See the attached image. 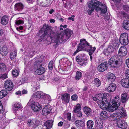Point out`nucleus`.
Listing matches in <instances>:
<instances>
[{"instance_id": "nucleus-1", "label": "nucleus", "mask_w": 129, "mask_h": 129, "mask_svg": "<svg viewBox=\"0 0 129 129\" xmlns=\"http://www.w3.org/2000/svg\"><path fill=\"white\" fill-rule=\"evenodd\" d=\"M51 26L44 24L43 28H41L37 34L41 39H46L48 37L50 38L52 43L57 44L60 42H66L70 37L73 33L72 31L68 28L66 29L63 33H54L52 30Z\"/></svg>"}, {"instance_id": "nucleus-2", "label": "nucleus", "mask_w": 129, "mask_h": 129, "mask_svg": "<svg viewBox=\"0 0 129 129\" xmlns=\"http://www.w3.org/2000/svg\"><path fill=\"white\" fill-rule=\"evenodd\" d=\"M97 98L94 97L93 100L97 101L99 106L102 109L110 111V102L107 100L106 94L102 93H99Z\"/></svg>"}, {"instance_id": "nucleus-3", "label": "nucleus", "mask_w": 129, "mask_h": 129, "mask_svg": "<svg viewBox=\"0 0 129 129\" xmlns=\"http://www.w3.org/2000/svg\"><path fill=\"white\" fill-rule=\"evenodd\" d=\"M128 97L126 93H124L122 94L121 96V99H120L119 96H116L115 99L112 101H111V106H110V111L113 112L117 108L118 106H119L120 103H125L128 100Z\"/></svg>"}, {"instance_id": "nucleus-4", "label": "nucleus", "mask_w": 129, "mask_h": 129, "mask_svg": "<svg viewBox=\"0 0 129 129\" xmlns=\"http://www.w3.org/2000/svg\"><path fill=\"white\" fill-rule=\"evenodd\" d=\"M89 8H93L97 11L100 10L102 14H104L107 11V7L104 4L96 0H92L88 2Z\"/></svg>"}, {"instance_id": "nucleus-5", "label": "nucleus", "mask_w": 129, "mask_h": 129, "mask_svg": "<svg viewBox=\"0 0 129 129\" xmlns=\"http://www.w3.org/2000/svg\"><path fill=\"white\" fill-rule=\"evenodd\" d=\"M80 43H79L77 50L75 51L74 54H76L79 51L81 50H85L87 52L89 51L90 50L93 49V48L91 45L89 44L85 39H83L80 40Z\"/></svg>"}, {"instance_id": "nucleus-6", "label": "nucleus", "mask_w": 129, "mask_h": 129, "mask_svg": "<svg viewBox=\"0 0 129 129\" xmlns=\"http://www.w3.org/2000/svg\"><path fill=\"white\" fill-rule=\"evenodd\" d=\"M119 106H118L117 108H116V110H117V112L116 113L113 114L112 115L111 117L114 118L115 119L118 120L122 117H124L126 116V111L122 107H118Z\"/></svg>"}, {"instance_id": "nucleus-7", "label": "nucleus", "mask_w": 129, "mask_h": 129, "mask_svg": "<svg viewBox=\"0 0 129 129\" xmlns=\"http://www.w3.org/2000/svg\"><path fill=\"white\" fill-rule=\"evenodd\" d=\"M108 63L113 67H118L121 65V61L120 59L117 58L115 56H114L109 60Z\"/></svg>"}, {"instance_id": "nucleus-8", "label": "nucleus", "mask_w": 129, "mask_h": 129, "mask_svg": "<svg viewBox=\"0 0 129 129\" xmlns=\"http://www.w3.org/2000/svg\"><path fill=\"white\" fill-rule=\"evenodd\" d=\"M35 100L30 99L28 104L30 105L31 107L32 110L34 112H37L42 109L41 106L37 102H35Z\"/></svg>"}, {"instance_id": "nucleus-9", "label": "nucleus", "mask_w": 129, "mask_h": 129, "mask_svg": "<svg viewBox=\"0 0 129 129\" xmlns=\"http://www.w3.org/2000/svg\"><path fill=\"white\" fill-rule=\"evenodd\" d=\"M119 41L122 44L127 45L129 42L128 34L127 33L122 34L120 36Z\"/></svg>"}, {"instance_id": "nucleus-10", "label": "nucleus", "mask_w": 129, "mask_h": 129, "mask_svg": "<svg viewBox=\"0 0 129 129\" xmlns=\"http://www.w3.org/2000/svg\"><path fill=\"white\" fill-rule=\"evenodd\" d=\"M76 61L81 66L85 65L87 59L86 58H83L79 56H77L76 58Z\"/></svg>"}, {"instance_id": "nucleus-11", "label": "nucleus", "mask_w": 129, "mask_h": 129, "mask_svg": "<svg viewBox=\"0 0 129 129\" xmlns=\"http://www.w3.org/2000/svg\"><path fill=\"white\" fill-rule=\"evenodd\" d=\"M4 87L6 90L11 91L13 87V84L11 80H7L5 83Z\"/></svg>"}, {"instance_id": "nucleus-12", "label": "nucleus", "mask_w": 129, "mask_h": 129, "mask_svg": "<svg viewBox=\"0 0 129 129\" xmlns=\"http://www.w3.org/2000/svg\"><path fill=\"white\" fill-rule=\"evenodd\" d=\"M108 66L107 62L102 63L98 66L97 70L99 72H103L107 69Z\"/></svg>"}, {"instance_id": "nucleus-13", "label": "nucleus", "mask_w": 129, "mask_h": 129, "mask_svg": "<svg viewBox=\"0 0 129 129\" xmlns=\"http://www.w3.org/2000/svg\"><path fill=\"white\" fill-rule=\"evenodd\" d=\"M117 125L119 127L122 129H125L127 127V124L124 120H122L119 119L118 120H117Z\"/></svg>"}, {"instance_id": "nucleus-14", "label": "nucleus", "mask_w": 129, "mask_h": 129, "mask_svg": "<svg viewBox=\"0 0 129 129\" xmlns=\"http://www.w3.org/2000/svg\"><path fill=\"white\" fill-rule=\"evenodd\" d=\"M127 53V48L124 46H122L119 49L118 54L121 56H125Z\"/></svg>"}, {"instance_id": "nucleus-15", "label": "nucleus", "mask_w": 129, "mask_h": 129, "mask_svg": "<svg viewBox=\"0 0 129 129\" xmlns=\"http://www.w3.org/2000/svg\"><path fill=\"white\" fill-rule=\"evenodd\" d=\"M45 95V94L43 93L41 91L37 92L36 94H33L32 96V98L31 99H33V100H35L37 98H43Z\"/></svg>"}, {"instance_id": "nucleus-16", "label": "nucleus", "mask_w": 129, "mask_h": 129, "mask_svg": "<svg viewBox=\"0 0 129 129\" xmlns=\"http://www.w3.org/2000/svg\"><path fill=\"white\" fill-rule=\"evenodd\" d=\"M121 84L124 87L126 88L129 87V79L125 78L121 80Z\"/></svg>"}, {"instance_id": "nucleus-17", "label": "nucleus", "mask_w": 129, "mask_h": 129, "mask_svg": "<svg viewBox=\"0 0 129 129\" xmlns=\"http://www.w3.org/2000/svg\"><path fill=\"white\" fill-rule=\"evenodd\" d=\"M116 88V86L115 84L112 83L109 84L107 88V90L108 92H111L114 91Z\"/></svg>"}, {"instance_id": "nucleus-18", "label": "nucleus", "mask_w": 129, "mask_h": 129, "mask_svg": "<svg viewBox=\"0 0 129 129\" xmlns=\"http://www.w3.org/2000/svg\"><path fill=\"white\" fill-rule=\"evenodd\" d=\"M51 109L50 106L47 105L43 109L42 112V114L45 116L46 115L50 113Z\"/></svg>"}, {"instance_id": "nucleus-19", "label": "nucleus", "mask_w": 129, "mask_h": 129, "mask_svg": "<svg viewBox=\"0 0 129 129\" xmlns=\"http://www.w3.org/2000/svg\"><path fill=\"white\" fill-rule=\"evenodd\" d=\"M45 68L42 66L37 68V69L35 72L36 74L41 75L44 73L45 72Z\"/></svg>"}, {"instance_id": "nucleus-20", "label": "nucleus", "mask_w": 129, "mask_h": 129, "mask_svg": "<svg viewBox=\"0 0 129 129\" xmlns=\"http://www.w3.org/2000/svg\"><path fill=\"white\" fill-rule=\"evenodd\" d=\"M84 113L88 116H90L92 115V112L91 110L89 108L85 107L83 109Z\"/></svg>"}, {"instance_id": "nucleus-21", "label": "nucleus", "mask_w": 129, "mask_h": 129, "mask_svg": "<svg viewBox=\"0 0 129 129\" xmlns=\"http://www.w3.org/2000/svg\"><path fill=\"white\" fill-rule=\"evenodd\" d=\"M23 7V5L21 3H16L15 5V10L16 11H21Z\"/></svg>"}, {"instance_id": "nucleus-22", "label": "nucleus", "mask_w": 129, "mask_h": 129, "mask_svg": "<svg viewBox=\"0 0 129 129\" xmlns=\"http://www.w3.org/2000/svg\"><path fill=\"white\" fill-rule=\"evenodd\" d=\"M53 121L52 120H48L44 124L47 129H50L52 127Z\"/></svg>"}, {"instance_id": "nucleus-23", "label": "nucleus", "mask_w": 129, "mask_h": 129, "mask_svg": "<svg viewBox=\"0 0 129 129\" xmlns=\"http://www.w3.org/2000/svg\"><path fill=\"white\" fill-rule=\"evenodd\" d=\"M75 124L77 128H79L81 127L84 126V122L80 120H77L75 121Z\"/></svg>"}, {"instance_id": "nucleus-24", "label": "nucleus", "mask_w": 129, "mask_h": 129, "mask_svg": "<svg viewBox=\"0 0 129 129\" xmlns=\"http://www.w3.org/2000/svg\"><path fill=\"white\" fill-rule=\"evenodd\" d=\"M70 95L68 93H65L63 94L62 96L61 99L62 101L66 103H68L69 102L70 99Z\"/></svg>"}, {"instance_id": "nucleus-25", "label": "nucleus", "mask_w": 129, "mask_h": 129, "mask_svg": "<svg viewBox=\"0 0 129 129\" xmlns=\"http://www.w3.org/2000/svg\"><path fill=\"white\" fill-rule=\"evenodd\" d=\"M107 78L108 80L111 82L115 81V75L113 73H109L108 74Z\"/></svg>"}, {"instance_id": "nucleus-26", "label": "nucleus", "mask_w": 129, "mask_h": 129, "mask_svg": "<svg viewBox=\"0 0 129 129\" xmlns=\"http://www.w3.org/2000/svg\"><path fill=\"white\" fill-rule=\"evenodd\" d=\"M81 106L79 104H78L75 106L73 111V113L76 114L77 112L81 111Z\"/></svg>"}, {"instance_id": "nucleus-27", "label": "nucleus", "mask_w": 129, "mask_h": 129, "mask_svg": "<svg viewBox=\"0 0 129 129\" xmlns=\"http://www.w3.org/2000/svg\"><path fill=\"white\" fill-rule=\"evenodd\" d=\"M8 17L6 16H5L2 18L1 23L3 25H5L8 23Z\"/></svg>"}, {"instance_id": "nucleus-28", "label": "nucleus", "mask_w": 129, "mask_h": 129, "mask_svg": "<svg viewBox=\"0 0 129 129\" xmlns=\"http://www.w3.org/2000/svg\"><path fill=\"white\" fill-rule=\"evenodd\" d=\"M123 28L127 30H129V21L126 20L123 22Z\"/></svg>"}, {"instance_id": "nucleus-29", "label": "nucleus", "mask_w": 129, "mask_h": 129, "mask_svg": "<svg viewBox=\"0 0 129 129\" xmlns=\"http://www.w3.org/2000/svg\"><path fill=\"white\" fill-rule=\"evenodd\" d=\"M93 84L96 86L99 87L101 85V82L98 78H96L93 80Z\"/></svg>"}, {"instance_id": "nucleus-30", "label": "nucleus", "mask_w": 129, "mask_h": 129, "mask_svg": "<svg viewBox=\"0 0 129 129\" xmlns=\"http://www.w3.org/2000/svg\"><path fill=\"white\" fill-rule=\"evenodd\" d=\"M17 51L16 50H14L12 51L10 54V57L11 59L12 60H14L15 59V57L17 54Z\"/></svg>"}, {"instance_id": "nucleus-31", "label": "nucleus", "mask_w": 129, "mask_h": 129, "mask_svg": "<svg viewBox=\"0 0 129 129\" xmlns=\"http://www.w3.org/2000/svg\"><path fill=\"white\" fill-rule=\"evenodd\" d=\"M7 93L6 90H3L0 91V99L5 97L7 95Z\"/></svg>"}, {"instance_id": "nucleus-32", "label": "nucleus", "mask_w": 129, "mask_h": 129, "mask_svg": "<svg viewBox=\"0 0 129 129\" xmlns=\"http://www.w3.org/2000/svg\"><path fill=\"white\" fill-rule=\"evenodd\" d=\"M21 106L20 104L16 103L14 104V106L13 107V110L15 111H16L20 108Z\"/></svg>"}, {"instance_id": "nucleus-33", "label": "nucleus", "mask_w": 129, "mask_h": 129, "mask_svg": "<svg viewBox=\"0 0 129 129\" xmlns=\"http://www.w3.org/2000/svg\"><path fill=\"white\" fill-rule=\"evenodd\" d=\"M32 86L33 87V88L34 89V91H36L39 88V84L38 82L36 83L34 82L33 83Z\"/></svg>"}, {"instance_id": "nucleus-34", "label": "nucleus", "mask_w": 129, "mask_h": 129, "mask_svg": "<svg viewBox=\"0 0 129 129\" xmlns=\"http://www.w3.org/2000/svg\"><path fill=\"white\" fill-rule=\"evenodd\" d=\"M8 52V50L6 47H3L2 48V51L1 52V54L3 56H5L7 54Z\"/></svg>"}, {"instance_id": "nucleus-35", "label": "nucleus", "mask_w": 129, "mask_h": 129, "mask_svg": "<svg viewBox=\"0 0 129 129\" xmlns=\"http://www.w3.org/2000/svg\"><path fill=\"white\" fill-rule=\"evenodd\" d=\"M42 60H37L35 61V65L37 68L42 66Z\"/></svg>"}, {"instance_id": "nucleus-36", "label": "nucleus", "mask_w": 129, "mask_h": 129, "mask_svg": "<svg viewBox=\"0 0 129 129\" xmlns=\"http://www.w3.org/2000/svg\"><path fill=\"white\" fill-rule=\"evenodd\" d=\"M82 75V74L81 72L80 71H77L75 77L76 79V80H78L81 77Z\"/></svg>"}, {"instance_id": "nucleus-37", "label": "nucleus", "mask_w": 129, "mask_h": 129, "mask_svg": "<svg viewBox=\"0 0 129 129\" xmlns=\"http://www.w3.org/2000/svg\"><path fill=\"white\" fill-rule=\"evenodd\" d=\"M93 122L92 121L90 120L87 122V126L89 129L92 128L93 126Z\"/></svg>"}, {"instance_id": "nucleus-38", "label": "nucleus", "mask_w": 129, "mask_h": 129, "mask_svg": "<svg viewBox=\"0 0 129 129\" xmlns=\"http://www.w3.org/2000/svg\"><path fill=\"white\" fill-rule=\"evenodd\" d=\"M95 49L96 48L95 47H93V49L90 50L88 52L90 56V59L91 61H92V54H93L95 50Z\"/></svg>"}, {"instance_id": "nucleus-39", "label": "nucleus", "mask_w": 129, "mask_h": 129, "mask_svg": "<svg viewBox=\"0 0 129 129\" xmlns=\"http://www.w3.org/2000/svg\"><path fill=\"white\" fill-rule=\"evenodd\" d=\"M6 70L5 65L3 63H0V72H3Z\"/></svg>"}, {"instance_id": "nucleus-40", "label": "nucleus", "mask_w": 129, "mask_h": 129, "mask_svg": "<svg viewBox=\"0 0 129 129\" xmlns=\"http://www.w3.org/2000/svg\"><path fill=\"white\" fill-rule=\"evenodd\" d=\"M100 116L102 117L106 118L108 117V115L107 112L105 111L101 112L100 113Z\"/></svg>"}, {"instance_id": "nucleus-41", "label": "nucleus", "mask_w": 129, "mask_h": 129, "mask_svg": "<svg viewBox=\"0 0 129 129\" xmlns=\"http://www.w3.org/2000/svg\"><path fill=\"white\" fill-rule=\"evenodd\" d=\"M34 120L28 119L27 121V124L29 127H32L34 125Z\"/></svg>"}, {"instance_id": "nucleus-42", "label": "nucleus", "mask_w": 129, "mask_h": 129, "mask_svg": "<svg viewBox=\"0 0 129 129\" xmlns=\"http://www.w3.org/2000/svg\"><path fill=\"white\" fill-rule=\"evenodd\" d=\"M54 65V63L53 61H51L49 62L48 65L49 69L52 70L53 69V66Z\"/></svg>"}, {"instance_id": "nucleus-43", "label": "nucleus", "mask_w": 129, "mask_h": 129, "mask_svg": "<svg viewBox=\"0 0 129 129\" xmlns=\"http://www.w3.org/2000/svg\"><path fill=\"white\" fill-rule=\"evenodd\" d=\"M120 13L122 15V16H123V17H124L127 19L128 18V15L127 13L122 12H120Z\"/></svg>"}, {"instance_id": "nucleus-44", "label": "nucleus", "mask_w": 129, "mask_h": 129, "mask_svg": "<svg viewBox=\"0 0 129 129\" xmlns=\"http://www.w3.org/2000/svg\"><path fill=\"white\" fill-rule=\"evenodd\" d=\"M66 118L69 121H70L71 120V114L70 113H68L66 114Z\"/></svg>"}, {"instance_id": "nucleus-45", "label": "nucleus", "mask_w": 129, "mask_h": 129, "mask_svg": "<svg viewBox=\"0 0 129 129\" xmlns=\"http://www.w3.org/2000/svg\"><path fill=\"white\" fill-rule=\"evenodd\" d=\"M24 23V22L23 20H17L15 22L16 24L17 25H18L21 24H23Z\"/></svg>"}, {"instance_id": "nucleus-46", "label": "nucleus", "mask_w": 129, "mask_h": 129, "mask_svg": "<svg viewBox=\"0 0 129 129\" xmlns=\"http://www.w3.org/2000/svg\"><path fill=\"white\" fill-rule=\"evenodd\" d=\"M106 12H107V11L106 12V13H105L104 14H102V12H101V14L104 16H105V20H108L110 19V16L109 15L108 16V15H106Z\"/></svg>"}, {"instance_id": "nucleus-47", "label": "nucleus", "mask_w": 129, "mask_h": 129, "mask_svg": "<svg viewBox=\"0 0 129 129\" xmlns=\"http://www.w3.org/2000/svg\"><path fill=\"white\" fill-rule=\"evenodd\" d=\"M70 123L68 121H66L64 124V127L66 128H68L70 126Z\"/></svg>"}, {"instance_id": "nucleus-48", "label": "nucleus", "mask_w": 129, "mask_h": 129, "mask_svg": "<svg viewBox=\"0 0 129 129\" xmlns=\"http://www.w3.org/2000/svg\"><path fill=\"white\" fill-rule=\"evenodd\" d=\"M7 77V75L6 74L0 75V78L2 79H5Z\"/></svg>"}, {"instance_id": "nucleus-49", "label": "nucleus", "mask_w": 129, "mask_h": 129, "mask_svg": "<svg viewBox=\"0 0 129 129\" xmlns=\"http://www.w3.org/2000/svg\"><path fill=\"white\" fill-rule=\"evenodd\" d=\"M12 74L14 76H16L18 74V72L16 70H14L12 72Z\"/></svg>"}, {"instance_id": "nucleus-50", "label": "nucleus", "mask_w": 129, "mask_h": 129, "mask_svg": "<svg viewBox=\"0 0 129 129\" xmlns=\"http://www.w3.org/2000/svg\"><path fill=\"white\" fill-rule=\"evenodd\" d=\"M76 116L79 118H81L82 116V114L81 111L77 112L76 114Z\"/></svg>"}, {"instance_id": "nucleus-51", "label": "nucleus", "mask_w": 129, "mask_h": 129, "mask_svg": "<svg viewBox=\"0 0 129 129\" xmlns=\"http://www.w3.org/2000/svg\"><path fill=\"white\" fill-rule=\"evenodd\" d=\"M89 8V9L87 10V13L89 15H90L91 14L92 12L94 11V9L91 7Z\"/></svg>"}, {"instance_id": "nucleus-52", "label": "nucleus", "mask_w": 129, "mask_h": 129, "mask_svg": "<svg viewBox=\"0 0 129 129\" xmlns=\"http://www.w3.org/2000/svg\"><path fill=\"white\" fill-rule=\"evenodd\" d=\"M3 112V106L1 102L0 101V114H2Z\"/></svg>"}, {"instance_id": "nucleus-53", "label": "nucleus", "mask_w": 129, "mask_h": 129, "mask_svg": "<svg viewBox=\"0 0 129 129\" xmlns=\"http://www.w3.org/2000/svg\"><path fill=\"white\" fill-rule=\"evenodd\" d=\"M124 9L127 12H129V6L127 5H123Z\"/></svg>"}, {"instance_id": "nucleus-54", "label": "nucleus", "mask_w": 129, "mask_h": 129, "mask_svg": "<svg viewBox=\"0 0 129 129\" xmlns=\"http://www.w3.org/2000/svg\"><path fill=\"white\" fill-rule=\"evenodd\" d=\"M27 78L25 77H23L21 80L20 81L21 83L23 84L25 83L27 81Z\"/></svg>"}, {"instance_id": "nucleus-55", "label": "nucleus", "mask_w": 129, "mask_h": 129, "mask_svg": "<svg viewBox=\"0 0 129 129\" xmlns=\"http://www.w3.org/2000/svg\"><path fill=\"white\" fill-rule=\"evenodd\" d=\"M77 96L76 95H73L71 97V99L73 100H76L77 98Z\"/></svg>"}, {"instance_id": "nucleus-56", "label": "nucleus", "mask_w": 129, "mask_h": 129, "mask_svg": "<svg viewBox=\"0 0 129 129\" xmlns=\"http://www.w3.org/2000/svg\"><path fill=\"white\" fill-rule=\"evenodd\" d=\"M75 16L73 15H72L70 17H69L68 19L69 20H72V21H74V17Z\"/></svg>"}, {"instance_id": "nucleus-57", "label": "nucleus", "mask_w": 129, "mask_h": 129, "mask_svg": "<svg viewBox=\"0 0 129 129\" xmlns=\"http://www.w3.org/2000/svg\"><path fill=\"white\" fill-rule=\"evenodd\" d=\"M126 78L129 79V70H127L125 72Z\"/></svg>"}, {"instance_id": "nucleus-58", "label": "nucleus", "mask_w": 129, "mask_h": 129, "mask_svg": "<svg viewBox=\"0 0 129 129\" xmlns=\"http://www.w3.org/2000/svg\"><path fill=\"white\" fill-rule=\"evenodd\" d=\"M111 48H112V49L113 48L110 46L109 47L107 48V51L108 52L110 53L112 51V49H111Z\"/></svg>"}, {"instance_id": "nucleus-59", "label": "nucleus", "mask_w": 129, "mask_h": 129, "mask_svg": "<svg viewBox=\"0 0 129 129\" xmlns=\"http://www.w3.org/2000/svg\"><path fill=\"white\" fill-rule=\"evenodd\" d=\"M34 121L35 122L34 124H35L36 126H38L40 123V121L36 119L35 120H34Z\"/></svg>"}, {"instance_id": "nucleus-60", "label": "nucleus", "mask_w": 129, "mask_h": 129, "mask_svg": "<svg viewBox=\"0 0 129 129\" xmlns=\"http://www.w3.org/2000/svg\"><path fill=\"white\" fill-rule=\"evenodd\" d=\"M47 98L48 99V101H51V96L49 95H47L45 94V95Z\"/></svg>"}, {"instance_id": "nucleus-61", "label": "nucleus", "mask_w": 129, "mask_h": 129, "mask_svg": "<svg viewBox=\"0 0 129 129\" xmlns=\"http://www.w3.org/2000/svg\"><path fill=\"white\" fill-rule=\"evenodd\" d=\"M63 122L62 121H60L58 124V126L61 127L63 125Z\"/></svg>"}, {"instance_id": "nucleus-62", "label": "nucleus", "mask_w": 129, "mask_h": 129, "mask_svg": "<svg viewBox=\"0 0 129 129\" xmlns=\"http://www.w3.org/2000/svg\"><path fill=\"white\" fill-rule=\"evenodd\" d=\"M125 63L127 66L129 68V59H128L126 60Z\"/></svg>"}, {"instance_id": "nucleus-63", "label": "nucleus", "mask_w": 129, "mask_h": 129, "mask_svg": "<svg viewBox=\"0 0 129 129\" xmlns=\"http://www.w3.org/2000/svg\"><path fill=\"white\" fill-rule=\"evenodd\" d=\"M19 119H20V121H23L24 119V117H23L22 116H21L20 117H19Z\"/></svg>"}, {"instance_id": "nucleus-64", "label": "nucleus", "mask_w": 129, "mask_h": 129, "mask_svg": "<svg viewBox=\"0 0 129 129\" xmlns=\"http://www.w3.org/2000/svg\"><path fill=\"white\" fill-rule=\"evenodd\" d=\"M54 11V10L52 9H51L49 11V13L50 14H51Z\"/></svg>"}]
</instances>
